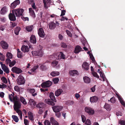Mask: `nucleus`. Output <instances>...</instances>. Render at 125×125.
I'll return each mask as SVG.
<instances>
[{
	"label": "nucleus",
	"mask_w": 125,
	"mask_h": 125,
	"mask_svg": "<svg viewBox=\"0 0 125 125\" xmlns=\"http://www.w3.org/2000/svg\"><path fill=\"white\" fill-rule=\"evenodd\" d=\"M60 55H61L60 57L61 58H62L63 59H65V55L62 52H59L57 53H54L51 55V57H52L53 58L58 60H59L60 58L59 56Z\"/></svg>",
	"instance_id": "f257e3e1"
},
{
	"label": "nucleus",
	"mask_w": 125,
	"mask_h": 125,
	"mask_svg": "<svg viewBox=\"0 0 125 125\" xmlns=\"http://www.w3.org/2000/svg\"><path fill=\"white\" fill-rule=\"evenodd\" d=\"M24 11V10L22 9L19 8L12 10V12L15 13L16 17H20L22 15Z\"/></svg>",
	"instance_id": "f03ea898"
},
{
	"label": "nucleus",
	"mask_w": 125,
	"mask_h": 125,
	"mask_svg": "<svg viewBox=\"0 0 125 125\" xmlns=\"http://www.w3.org/2000/svg\"><path fill=\"white\" fill-rule=\"evenodd\" d=\"M17 84L19 85H23L25 82V80L24 77L21 75H20L16 80Z\"/></svg>",
	"instance_id": "7ed1b4c3"
},
{
	"label": "nucleus",
	"mask_w": 125,
	"mask_h": 125,
	"mask_svg": "<svg viewBox=\"0 0 125 125\" xmlns=\"http://www.w3.org/2000/svg\"><path fill=\"white\" fill-rule=\"evenodd\" d=\"M52 108L53 111L55 112H60L63 108L62 106L59 105H55L52 107Z\"/></svg>",
	"instance_id": "20e7f679"
},
{
	"label": "nucleus",
	"mask_w": 125,
	"mask_h": 125,
	"mask_svg": "<svg viewBox=\"0 0 125 125\" xmlns=\"http://www.w3.org/2000/svg\"><path fill=\"white\" fill-rule=\"evenodd\" d=\"M52 84V83L51 81H48L42 83L41 86L42 88L49 87L51 86Z\"/></svg>",
	"instance_id": "39448f33"
},
{
	"label": "nucleus",
	"mask_w": 125,
	"mask_h": 125,
	"mask_svg": "<svg viewBox=\"0 0 125 125\" xmlns=\"http://www.w3.org/2000/svg\"><path fill=\"white\" fill-rule=\"evenodd\" d=\"M11 71L16 73L19 74L22 72V70L20 68L16 67H13L11 69Z\"/></svg>",
	"instance_id": "423d86ee"
},
{
	"label": "nucleus",
	"mask_w": 125,
	"mask_h": 125,
	"mask_svg": "<svg viewBox=\"0 0 125 125\" xmlns=\"http://www.w3.org/2000/svg\"><path fill=\"white\" fill-rule=\"evenodd\" d=\"M84 110L85 112L88 113L90 115H93L94 112V110L90 107H85Z\"/></svg>",
	"instance_id": "0eeeda50"
},
{
	"label": "nucleus",
	"mask_w": 125,
	"mask_h": 125,
	"mask_svg": "<svg viewBox=\"0 0 125 125\" xmlns=\"http://www.w3.org/2000/svg\"><path fill=\"white\" fill-rule=\"evenodd\" d=\"M32 53L33 55L34 56H38L40 57H42V51L39 50L38 51H34L32 52Z\"/></svg>",
	"instance_id": "6e6552de"
},
{
	"label": "nucleus",
	"mask_w": 125,
	"mask_h": 125,
	"mask_svg": "<svg viewBox=\"0 0 125 125\" xmlns=\"http://www.w3.org/2000/svg\"><path fill=\"white\" fill-rule=\"evenodd\" d=\"M20 1L19 0H16L12 3L10 5V7L12 9L15 8L16 6L20 4Z\"/></svg>",
	"instance_id": "1a4fd4ad"
},
{
	"label": "nucleus",
	"mask_w": 125,
	"mask_h": 125,
	"mask_svg": "<svg viewBox=\"0 0 125 125\" xmlns=\"http://www.w3.org/2000/svg\"><path fill=\"white\" fill-rule=\"evenodd\" d=\"M0 44L2 47L4 49H7L8 47V45L7 43L3 41L0 42Z\"/></svg>",
	"instance_id": "9d476101"
},
{
	"label": "nucleus",
	"mask_w": 125,
	"mask_h": 125,
	"mask_svg": "<svg viewBox=\"0 0 125 125\" xmlns=\"http://www.w3.org/2000/svg\"><path fill=\"white\" fill-rule=\"evenodd\" d=\"M15 13L12 12V13H10L9 15V17L10 20L11 21H15L16 20V17L15 15Z\"/></svg>",
	"instance_id": "9b49d317"
},
{
	"label": "nucleus",
	"mask_w": 125,
	"mask_h": 125,
	"mask_svg": "<svg viewBox=\"0 0 125 125\" xmlns=\"http://www.w3.org/2000/svg\"><path fill=\"white\" fill-rule=\"evenodd\" d=\"M38 32V35L40 37L42 38L44 37L45 33L43 28H39V29Z\"/></svg>",
	"instance_id": "f8f14e48"
},
{
	"label": "nucleus",
	"mask_w": 125,
	"mask_h": 125,
	"mask_svg": "<svg viewBox=\"0 0 125 125\" xmlns=\"http://www.w3.org/2000/svg\"><path fill=\"white\" fill-rule=\"evenodd\" d=\"M21 50L24 52H28L29 51V48L27 45H23L22 46Z\"/></svg>",
	"instance_id": "ddd939ff"
},
{
	"label": "nucleus",
	"mask_w": 125,
	"mask_h": 125,
	"mask_svg": "<svg viewBox=\"0 0 125 125\" xmlns=\"http://www.w3.org/2000/svg\"><path fill=\"white\" fill-rule=\"evenodd\" d=\"M69 74L70 76H74L79 75V73L76 70H70L69 72Z\"/></svg>",
	"instance_id": "4468645a"
},
{
	"label": "nucleus",
	"mask_w": 125,
	"mask_h": 125,
	"mask_svg": "<svg viewBox=\"0 0 125 125\" xmlns=\"http://www.w3.org/2000/svg\"><path fill=\"white\" fill-rule=\"evenodd\" d=\"M21 106V104L20 101L19 102H16L14 103L13 108L15 109H20V108Z\"/></svg>",
	"instance_id": "2eb2a0df"
},
{
	"label": "nucleus",
	"mask_w": 125,
	"mask_h": 125,
	"mask_svg": "<svg viewBox=\"0 0 125 125\" xmlns=\"http://www.w3.org/2000/svg\"><path fill=\"white\" fill-rule=\"evenodd\" d=\"M49 26L50 29L51 30L54 29L56 27V23L53 21L50 22L49 24Z\"/></svg>",
	"instance_id": "dca6fc26"
},
{
	"label": "nucleus",
	"mask_w": 125,
	"mask_h": 125,
	"mask_svg": "<svg viewBox=\"0 0 125 125\" xmlns=\"http://www.w3.org/2000/svg\"><path fill=\"white\" fill-rule=\"evenodd\" d=\"M45 102L48 104L52 106H54L55 104L54 101L50 99H46Z\"/></svg>",
	"instance_id": "f3484780"
},
{
	"label": "nucleus",
	"mask_w": 125,
	"mask_h": 125,
	"mask_svg": "<svg viewBox=\"0 0 125 125\" xmlns=\"http://www.w3.org/2000/svg\"><path fill=\"white\" fill-rule=\"evenodd\" d=\"M82 49L79 45L76 46L75 48L74 52L75 53H78L82 51Z\"/></svg>",
	"instance_id": "a211bd4d"
},
{
	"label": "nucleus",
	"mask_w": 125,
	"mask_h": 125,
	"mask_svg": "<svg viewBox=\"0 0 125 125\" xmlns=\"http://www.w3.org/2000/svg\"><path fill=\"white\" fill-rule=\"evenodd\" d=\"M116 94L118 100L121 103L124 107L125 106V103L122 99V98L120 97L118 94L116 93Z\"/></svg>",
	"instance_id": "6ab92c4d"
},
{
	"label": "nucleus",
	"mask_w": 125,
	"mask_h": 125,
	"mask_svg": "<svg viewBox=\"0 0 125 125\" xmlns=\"http://www.w3.org/2000/svg\"><path fill=\"white\" fill-rule=\"evenodd\" d=\"M98 100V97L95 96H93L90 97V101L91 103L96 102Z\"/></svg>",
	"instance_id": "aec40b11"
},
{
	"label": "nucleus",
	"mask_w": 125,
	"mask_h": 125,
	"mask_svg": "<svg viewBox=\"0 0 125 125\" xmlns=\"http://www.w3.org/2000/svg\"><path fill=\"white\" fill-rule=\"evenodd\" d=\"M7 11V9L6 6L3 7L0 11L1 14L3 15L6 13Z\"/></svg>",
	"instance_id": "412c9836"
},
{
	"label": "nucleus",
	"mask_w": 125,
	"mask_h": 125,
	"mask_svg": "<svg viewBox=\"0 0 125 125\" xmlns=\"http://www.w3.org/2000/svg\"><path fill=\"white\" fill-rule=\"evenodd\" d=\"M30 41L34 44L36 43V41L35 36L33 35H32L30 37Z\"/></svg>",
	"instance_id": "4be33fe9"
},
{
	"label": "nucleus",
	"mask_w": 125,
	"mask_h": 125,
	"mask_svg": "<svg viewBox=\"0 0 125 125\" xmlns=\"http://www.w3.org/2000/svg\"><path fill=\"white\" fill-rule=\"evenodd\" d=\"M50 121L52 125H59L58 122L55 120L53 117H51L50 118Z\"/></svg>",
	"instance_id": "5701e85b"
},
{
	"label": "nucleus",
	"mask_w": 125,
	"mask_h": 125,
	"mask_svg": "<svg viewBox=\"0 0 125 125\" xmlns=\"http://www.w3.org/2000/svg\"><path fill=\"white\" fill-rule=\"evenodd\" d=\"M63 92L62 89H58L56 91L55 93V95L57 96H58L60 95Z\"/></svg>",
	"instance_id": "b1692460"
},
{
	"label": "nucleus",
	"mask_w": 125,
	"mask_h": 125,
	"mask_svg": "<svg viewBox=\"0 0 125 125\" xmlns=\"http://www.w3.org/2000/svg\"><path fill=\"white\" fill-rule=\"evenodd\" d=\"M82 67L86 70H88L89 69V64L86 62H84Z\"/></svg>",
	"instance_id": "393cba45"
},
{
	"label": "nucleus",
	"mask_w": 125,
	"mask_h": 125,
	"mask_svg": "<svg viewBox=\"0 0 125 125\" xmlns=\"http://www.w3.org/2000/svg\"><path fill=\"white\" fill-rule=\"evenodd\" d=\"M83 80L84 82L85 83H89L90 82V79L88 77L85 76L83 77Z\"/></svg>",
	"instance_id": "a878e982"
},
{
	"label": "nucleus",
	"mask_w": 125,
	"mask_h": 125,
	"mask_svg": "<svg viewBox=\"0 0 125 125\" xmlns=\"http://www.w3.org/2000/svg\"><path fill=\"white\" fill-rule=\"evenodd\" d=\"M49 96L51 99L55 102H56V101L55 97L54 94L52 92H51Z\"/></svg>",
	"instance_id": "bb28decb"
},
{
	"label": "nucleus",
	"mask_w": 125,
	"mask_h": 125,
	"mask_svg": "<svg viewBox=\"0 0 125 125\" xmlns=\"http://www.w3.org/2000/svg\"><path fill=\"white\" fill-rule=\"evenodd\" d=\"M2 69L4 71L6 72L7 73H9V68L7 67L5 65L1 67Z\"/></svg>",
	"instance_id": "cd10ccee"
},
{
	"label": "nucleus",
	"mask_w": 125,
	"mask_h": 125,
	"mask_svg": "<svg viewBox=\"0 0 125 125\" xmlns=\"http://www.w3.org/2000/svg\"><path fill=\"white\" fill-rule=\"evenodd\" d=\"M2 69L4 71L6 72L7 73H9V68L7 67L5 65L1 67Z\"/></svg>",
	"instance_id": "c85d7f7f"
},
{
	"label": "nucleus",
	"mask_w": 125,
	"mask_h": 125,
	"mask_svg": "<svg viewBox=\"0 0 125 125\" xmlns=\"http://www.w3.org/2000/svg\"><path fill=\"white\" fill-rule=\"evenodd\" d=\"M104 108L108 111H110L111 109L110 105L107 103H105L104 106Z\"/></svg>",
	"instance_id": "c756f323"
},
{
	"label": "nucleus",
	"mask_w": 125,
	"mask_h": 125,
	"mask_svg": "<svg viewBox=\"0 0 125 125\" xmlns=\"http://www.w3.org/2000/svg\"><path fill=\"white\" fill-rule=\"evenodd\" d=\"M28 115L29 118L31 120L33 121L34 120L32 113L31 112L29 111L28 112Z\"/></svg>",
	"instance_id": "7c9ffc66"
},
{
	"label": "nucleus",
	"mask_w": 125,
	"mask_h": 125,
	"mask_svg": "<svg viewBox=\"0 0 125 125\" xmlns=\"http://www.w3.org/2000/svg\"><path fill=\"white\" fill-rule=\"evenodd\" d=\"M20 99L21 102L24 104H27L24 98L21 96L20 97Z\"/></svg>",
	"instance_id": "2f4dec72"
},
{
	"label": "nucleus",
	"mask_w": 125,
	"mask_h": 125,
	"mask_svg": "<svg viewBox=\"0 0 125 125\" xmlns=\"http://www.w3.org/2000/svg\"><path fill=\"white\" fill-rule=\"evenodd\" d=\"M45 106V104L43 103H40L36 105V107L40 108H43Z\"/></svg>",
	"instance_id": "473e14b6"
},
{
	"label": "nucleus",
	"mask_w": 125,
	"mask_h": 125,
	"mask_svg": "<svg viewBox=\"0 0 125 125\" xmlns=\"http://www.w3.org/2000/svg\"><path fill=\"white\" fill-rule=\"evenodd\" d=\"M50 74L52 76H55L59 75V73L58 72L53 71Z\"/></svg>",
	"instance_id": "72a5a7b5"
},
{
	"label": "nucleus",
	"mask_w": 125,
	"mask_h": 125,
	"mask_svg": "<svg viewBox=\"0 0 125 125\" xmlns=\"http://www.w3.org/2000/svg\"><path fill=\"white\" fill-rule=\"evenodd\" d=\"M20 28L19 27H17L14 30V33L16 35H18L20 30Z\"/></svg>",
	"instance_id": "f704fd0d"
},
{
	"label": "nucleus",
	"mask_w": 125,
	"mask_h": 125,
	"mask_svg": "<svg viewBox=\"0 0 125 125\" xmlns=\"http://www.w3.org/2000/svg\"><path fill=\"white\" fill-rule=\"evenodd\" d=\"M6 57L7 58L11 59L12 58V55L11 53L7 52L6 54Z\"/></svg>",
	"instance_id": "c9c22d12"
},
{
	"label": "nucleus",
	"mask_w": 125,
	"mask_h": 125,
	"mask_svg": "<svg viewBox=\"0 0 125 125\" xmlns=\"http://www.w3.org/2000/svg\"><path fill=\"white\" fill-rule=\"evenodd\" d=\"M12 119L16 122H17L19 121V119L18 117L15 115H12Z\"/></svg>",
	"instance_id": "e433bc0d"
},
{
	"label": "nucleus",
	"mask_w": 125,
	"mask_h": 125,
	"mask_svg": "<svg viewBox=\"0 0 125 125\" xmlns=\"http://www.w3.org/2000/svg\"><path fill=\"white\" fill-rule=\"evenodd\" d=\"M33 26H28L26 27V30L28 31H32V29Z\"/></svg>",
	"instance_id": "4c0bfd02"
},
{
	"label": "nucleus",
	"mask_w": 125,
	"mask_h": 125,
	"mask_svg": "<svg viewBox=\"0 0 125 125\" xmlns=\"http://www.w3.org/2000/svg\"><path fill=\"white\" fill-rule=\"evenodd\" d=\"M16 62L15 60H13L12 61H11L10 63L9 64V66L10 67H12L15 65Z\"/></svg>",
	"instance_id": "58836bf2"
},
{
	"label": "nucleus",
	"mask_w": 125,
	"mask_h": 125,
	"mask_svg": "<svg viewBox=\"0 0 125 125\" xmlns=\"http://www.w3.org/2000/svg\"><path fill=\"white\" fill-rule=\"evenodd\" d=\"M74 103V102L73 101L69 100L67 101L66 102V104L67 105H72Z\"/></svg>",
	"instance_id": "ea45409f"
},
{
	"label": "nucleus",
	"mask_w": 125,
	"mask_h": 125,
	"mask_svg": "<svg viewBox=\"0 0 125 125\" xmlns=\"http://www.w3.org/2000/svg\"><path fill=\"white\" fill-rule=\"evenodd\" d=\"M89 55L90 57V58H91V59L92 60V61L94 62H95V60L93 56V54L91 53H90L89 54Z\"/></svg>",
	"instance_id": "a19ab883"
},
{
	"label": "nucleus",
	"mask_w": 125,
	"mask_h": 125,
	"mask_svg": "<svg viewBox=\"0 0 125 125\" xmlns=\"http://www.w3.org/2000/svg\"><path fill=\"white\" fill-rule=\"evenodd\" d=\"M1 80H2V82L5 83H7V79L5 77L3 76L1 78Z\"/></svg>",
	"instance_id": "79ce46f5"
},
{
	"label": "nucleus",
	"mask_w": 125,
	"mask_h": 125,
	"mask_svg": "<svg viewBox=\"0 0 125 125\" xmlns=\"http://www.w3.org/2000/svg\"><path fill=\"white\" fill-rule=\"evenodd\" d=\"M10 59L9 58H7L5 61V63L7 65H8L9 64H10V63L11 60H10Z\"/></svg>",
	"instance_id": "37998d69"
},
{
	"label": "nucleus",
	"mask_w": 125,
	"mask_h": 125,
	"mask_svg": "<svg viewBox=\"0 0 125 125\" xmlns=\"http://www.w3.org/2000/svg\"><path fill=\"white\" fill-rule=\"evenodd\" d=\"M44 125H51L50 122L48 120H45Z\"/></svg>",
	"instance_id": "c03bdc74"
},
{
	"label": "nucleus",
	"mask_w": 125,
	"mask_h": 125,
	"mask_svg": "<svg viewBox=\"0 0 125 125\" xmlns=\"http://www.w3.org/2000/svg\"><path fill=\"white\" fill-rule=\"evenodd\" d=\"M109 101L112 103H114L116 102L115 98L114 97L111 98L110 99Z\"/></svg>",
	"instance_id": "a18cd8bd"
},
{
	"label": "nucleus",
	"mask_w": 125,
	"mask_h": 125,
	"mask_svg": "<svg viewBox=\"0 0 125 125\" xmlns=\"http://www.w3.org/2000/svg\"><path fill=\"white\" fill-rule=\"evenodd\" d=\"M13 101L14 103L16 102H19V100H18V99L17 96L13 97Z\"/></svg>",
	"instance_id": "49530a36"
},
{
	"label": "nucleus",
	"mask_w": 125,
	"mask_h": 125,
	"mask_svg": "<svg viewBox=\"0 0 125 125\" xmlns=\"http://www.w3.org/2000/svg\"><path fill=\"white\" fill-rule=\"evenodd\" d=\"M59 79L58 78H56L53 79V81L54 83H56L59 81Z\"/></svg>",
	"instance_id": "de8ad7c7"
},
{
	"label": "nucleus",
	"mask_w": 125,
	"mask_h": 125,
	"mask_svg": "<svg viewBox=\"0 0 125 125\" xmlns=\"http://www.w3.org/2000/svg\"><path fill=\"white\" fill-rule=\"evenodd\" d=\"M39 67L38 65H37L34 66L31 69V71L32 72H34Z\"/></svg>",
	"instance_id": "09e8293b"
},
{
	"label": "nucleus",
	"mask_w": 125,
	"mask_h": 125,
	"mask_svg": "<svg viewBox=\"0 0 125 125\" xmlns=\"http://www.w3.org/2000/svg\"><path fill=\"white\" fill-rule=\"evenodd\" d=\"M22 52L21 51V52H18L17 53V57L19 58H21L22 56Z\"/></svg>",
	"instance_id": "8fccbe9b"
},
{
	"label": "nucleus",
	"mask_w": 125,
	"mask_h": 125,
	"mask_svg": "<svg viewBox=\"0 0 125 125\" xmlns=\"http://www.w3.org/2000/svg\"><path fill=\"white\" fill-rule=\"evenodd\" d=\"M40 67L41 69L43 71L46 70L47 68L46 67L43 65H41Z\"/></svg>",
	"instance_id": "3c124183"
},
{
	"label": "nucleus",
	"mask_w": 125,
	"mask_h": 125,
	"mask_svg": "<svg viewBox=\"0 0 125 125\" xmlns=\"http://www.w3.org/2000/svg\"><path fill=\"white\" fill-rule=\"evenodd\" d=\"M12 94H13V95H12V94H9V98L10 101H12V98L13 97L14 95V93H13Z\"/></svg>",
	"instance_id": "603ef678"
},
{
	"label": "nucleus",
	"mask_w": 125,
	"mask_h": 125,
	"mask_svg": "<svg viewBox=\"0 0 125 125\" xmlns=\"http://www.w3.org/2000/svg\"><path fill=\"white\" fill-rule=\"evenodd\" d=\"M48 0H43V2L44 4V7L45 8H47L48 7L47 6L46 4V2Z\"/></svg>",
	"instance_id": "864d4df0"
},
{
	"label": "nucleus",
	"mask_w": 125,
	"mask_h": 125,
	"mask_svg": "<svg viewBox=\"0 0 125 125\" xmlns=\"http://www.w3.org/2000/svg\"><path fill=\"white\" fill-rule=\"evenodd\" d=\"M61 46L63 48H66L67 47V45L64 42L62 43L61 44Z\"/></svg>",
	"instance_id": "5fc2aeb1"
},
{
	"label": "nucleus",
	"mask_w": 125,
	"mask_h": 125,
	"mask_svg": "<svg viewBox=\"0 0 125 125\" xmlns=\"http://www.w3.org/2000/svg\"><path fill=\"white\" fill-rule=\"evenodd\" d=\"M14 89L15 91L19 92L20 91V88L18 86H15L14 87Z\"/></svg>",
	"instance_id": "6e6d98bb"
},
{
	"label": "nucleus",
	"mask_w": 125,
	"mask_h": 125,
	"mask_svg": "<svg viewBox=\"0 0 125 125\" xmlns=\"http://www.w3.org/2000/svg\"><path fill=\"white\" fill-rule=\"evenodd\" d=\"M66 32L67 34L70 37H72V34L70 32L67 30H66Z\"/></svg>",
	"instance_id": "4d7b16f0"
},
{
	"label": "nucleus",
	"mask_w": 125,
	"mask_h": 125,
	"mask_svg": "<svg viewBox=\"0 0 125 125\" xmlns=\"http://www.w3.org/2000/svg\"><path fill=\"white\" fill-rule=\"evenodd\" d=\"M94 77H96L97 78H99V76L98 75L97 73L95 72H94L92 73Z\"/></svg>",
	"instance_id": "13d9d810"
},
{
	"label": "nucleus",
	"mask_w": 125,
	"mask_h": 125,
	"mask_svg": "<svg viewBox=\"0 0 125 125\" xmlns=\"http://www.w3.org/2000/svg\"><path fill=\"white\" fill-rule=\"evenodd\" d=\"M24 123L25 125H29L28 121L25 119H24Z\"/></svg>",
	"instance_id": "bf43d9fd"
},
{
	"label": "nucleus",
	"mask_w": 125,
	"mask_h": 125,
	"mask_svg": "<svg viewBox=\"0 0 125 125\" xmlns=\"http://www.w3.org/2000/svg\"><path fill=\"white\" fill-rule=\"evenodd\" d=\"M7 87V85L3 83L2 85L0 84V88L3 89L5 88H6Z\"/></svg>",
	"instance_id": "052dcab7"
},
{
	"label": "nucleus",
	"mask_w": 125,
	"mask_h": 125,
	"mask_svg": "<svg viewBox=\"0 0 125 125\" xmlns=\"http://www.w3.org/2000/svg\"><path fill=\"white\" fill-rule=\"evenodd\" d=\"M31 15L34 18L35 17V15L34 13V11H31V12H29Z\"/></svg>",
	"instance_id": "680f3d73"
},
{
	"label": "nucleus",
	"mask_w": 125,
	"mask_h": 125,
	"mask_svg": "<svg viewBox=\"0 0 125 125\" xmlns=\"http://www.w3.org/2000/svg\"><path fill=\"white\" fill-rule=\"evenodd\" d=\"M81 117L82 118V120L83 122L84 123L86 121V118L85 116L83 115H82Z\"/></svg>",
	"instance_id": "e2e57ef3"
},
{
	"label": "nucleus",
	"mask_w": 125,
	"mask_h": 125,
	"mask_svg": "<svg viewBox=\"0 0 125 125\" xmlns=\"http://www.w3.org/2000/svg\"><path fill=\"white\" fill-rule=\"evenodd\" d=\"M66 10H63L62 11L61 13L60 16H62L65 15L66 12Z\"/></svg>",
	"instance_id": "0e129e2a"
},
{
	"label": "nucleus",
	"mask_w": 125,
	"mask_h": 125,
	"mask_svg": "<svg viewBox=\"0 0 125 125\" xmlns=\"http://www.w3.org/2000/svg\"><path fill=\"white\" fill-rule=\"evenodd\" d=\"M21 18L24 21H29V18L27 17H21Z\"/></svg>",
	"instance_id": "69168bd1"
},
{
	"label": "nucleus",
	"mask_w": 125,
	"mask_h": 125,
	"mask_svg": "<svg viewBox=\"0 0 125 125\" xmlns=\"http://www.w3.org/2000/svg\"><path fill=\"white\" fill-rule=\"evenodd\" d=\"M29 92L32 94L34 93L35 92V90L34 89H29Z\"/></svg>",
	"instance_id": "338daca9"
},
{
	"label": "nucleus",
	"mask_w": 125,
	"mask_h": 125,
	"mask_svg": "<svg viewBox=\"0 0 125 125\" xmlns=\"http://www.w3.org/2000/svg\"><path fill=\"white\" fill-rule=\"evenodd\" d=\"M121 125H125V121L123 120H121L119 122Z\"/></svg>",
	"instance_id": "774afa93"
}]
</instances>
